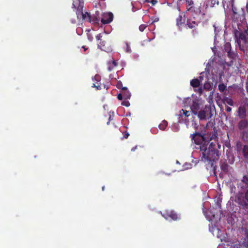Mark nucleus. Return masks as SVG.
Returning a JSON list of instances; mask_svg holds the SVG:
<instances>
[{
    "label": "nucleus",
    "mask_w": 248,
    "mask_h": 248,
    "mask_svg": "<svg viewBox=\"0 0 248 248\" xmlns=\"http://www.w3.org/2000/svg\"><path fill=\"white\" fill-rule=\"evenodd\" d=\"M137 148V146H135V147H133L132 149H131V151L132 152H134L135 151V150Z\"/></svg>",
    "instance_id": "37998d69"
},
{
    "label": "nucleus",
    "mask_w": 248,
    "mask_h": 248,
    "mask_svg": "<svg viewBox=\"0 0 248 248\" xmlns=\"http://www.w3.org/2000/svg\"><path fill=\"white\" fill-rule=\"evenodd\" d=\"M176 20L177 25L179 26L182 25V24L184 23L185 19H183V16H179L177 18Z\"/></svg>",
    "instance_id": "a878e982"
},
{
    "label": "nucleus",
    "mask_w": 248,
    "mask_h": 248,
    "mask_svg": "<svg viewBox=\"0 0 248 248\" xmlns=\"http://www.w3.org/2000/svg\"><path fill=\"white\" fill-rule=\"evenodd\" d=\"M238 115L242 119H245L247 116L246 109L245 107H240L238 110Z\"/></svg>",
    "instance_id": "f8f14e48"
},
{
    "label": "nucleus",
    "mask_w": 248,
    "mask_h": 248,
    "mask_svg": "<svg viewBox=\"0 0 248 248\" xmlns=\"http://www.w3.org/2000/svg\"><path fill=\"white\" fill-rule=\"evenodd\" d=\"M219 0H211V4L213 6H214L215 4L218 5L219 4Z\"/></svg>",
    "instance_id": "e433bc0d"
},
{
    "label": "nucleus",
    "mask_w": 248,
    "mask_h": 248,
    "mask_svg": "<svg viewBox=\"0 0 248 248\" xmlns=\"http://www.w3.org/2000/svg\"><path fill=\"white\" fill-rule=\"evenodd\" d=\"M77 19H78V18H79V16H77Z\"/></svg>",
    "instance_id": "6e6d98bb"
},
{
    "label": "nucleus",
    "mask_w": 248,
    "mask_h": 248,
    "mask_svg": "<svg viewBox=\"0 0 248 248\" xmlns=\"http://www.w3.org/2000/svg\"><path fill=\"white\" fill-rule=\"evenodd\" d=\"M116 87H117V88L118 89H122V90L123 88H124L123 86V83H122V82L121 81H119L117 82V83L116 84Z\"/></svg>",
    "instance_id": "2f4dec72"
},
{
    "label": "nucleus",
    "mask_w": 248,
    "mask_h": 248,
    "mask_svg": "<svg viewBox=\"0 0 248 248\" xmlns=\"http://www.w3.org/2000/svg\"><path fill=\"white\" fill-rule=\"evenodd\" d=\"M246 7H247V10L248 11V3L247 4V6Z\"/></svg>",
    "instance_id": "3c124183"
},
{
    "label": "nucleus",
    "mask_w": 248,
    "mask_h": 248,
    "mask_svg": "<svg viewBox=\"0 0 248 248\" xmlns=\"http://www.w3.org/2000/svg\"><path fill=\"white\" fill-rule=\"evenodd\" d=\"M148 25L145 24H141L139 26V30L140 31H143L144 30L146 29V28L147 27Z\"/></svg>",
    "instance_id": "7c9ffc66"
},
{
    "label": "nucleus",
    "mask_w": 248,
    "mask_h": 248,
    "mask_svg": "<svg viewBox=\"0 0 248 248\" xmlns=\"http://www.w3.org/2000/svg\"><path fill=\"white\" fill-rule=\"evenodd\" d=\"M77 22L76 20H75L74 22H73L74 23H76Z\"/></svg>",
    "instance_id": "5fc2aeb1"
},
{
    "label": "nucleus",
    "mask_w": 248,
    "mask_h": 248,
    "mask_svg": "<svg viewBox=\"0 0 248 248\" xmlns=\"http://www.w3.org/2000/svg\"><path fill=\"white\" fill-rule=\"evenodd\" d=\"M217 146H218V147L219 148H220V145H219L218 143H217Z\"/></svg>",
    "instance_id": "864d4df0"
},
{
    "label": "nucleus",
    "mask_w": 248,
    "mask_h": 248,
    "mask_svg": "<svg viewBox=\"0 0 248 248\" xmlns=\"http://www.w3.org/2000/svg\"><path fill=\"white\" fill-rule=\"evenodd\" d=\"M117 66V63L115 61H112L108 63V70L111 71L114 67Z\"/></svg>",
    "instance_id": "f3484780"
},
{
    "label": "nucleus",
    "mask_w": 248,
    "mask_h": 248,
    "mask_svg": "<svg viewBox=\"0 0 248 248\" xmlns=\"http://www.w3.org/2000/svg\"><path fill=\"white\" fill-rule=\"evenodd\" d=\"M123 138L124 139H127L129 136V134L126 131L123 132Z\"/></svg>",
    "instance_id": "f704fd0d"
},
{
    "label": "nucleus",
    "mask_w": 248,
    "mask_h": 248,
    "mask_svg": "<svg viewBox=\"0 0 248 248\" xmlns=\"http://www.w3.org/2000/svg\"><path fill=\"white\" fill-rule=\"evenodd\" d=\"M101 79L100 76L99 75H96L93 78V81L95 80L97 81L96 83H94L93 84L92 87H95L97 90H101L102 89V85H101L100 83H98V82L100 81Z\"/></svg>",
    "instance_id": "9b49d317"
},
{
    "label": "nucleus",
    "mask_w": 248,
    "mask_h": 248,
    "mask_svg": "<svg viewBox=\"0 0 248 248\" xmlns=\"http://www.w3.org/2000/svg\"><path fill=\"white\" fill-rule=\"evenodd\" d=\"M190 109L194 115H198V111L200 109V104L196 100L193 101L192 104L190 106Z\"/></svg>",
    "instance_id": "1a4fd4ad"
},
{
    "label": "nucleus",
    "mask_w": 248,
    "mask_h": 248,
    "mask_svg": "<svg viewBox=\"0 0 248 248\" xmlns=\"http://www.w3.org/2000/svg\"><path fill=\"white\" fill-rule=\"evenodd\" d=\"M235 198L239 204L246 208L248 207V189L243 192H239Z\"/></svg>",
    "instance_id": "7ed1b4c3"
},
{
    "label": "nucleus",
    "mask_w": 248,
    "mask_h": 248,
    "mask_svg": "<svg viewBox=\"0 0 248 248\" xmlns=\"http://www.w3.org/2000/svg\"><path fill=\"white\" fill-rule=\"evenodd\" d=\"M122 94L124 96V99H129L131 97V93L129 91L127 90V88L126 87H124V88H122Z\"/></svg>",
    "instance_id": "dca6fc26"
},
{
    "label": "nucleus",
    "mask_w": 248,
    "mask_h": 248,
    "mask_svg": "<svg viewBox=\"0 0 248 248\" xmlns=\"http://www.w3.org/2000/svg\"><path fill=\"white\" fill-rule=\"evenodd\" d=\"M204 134L196 132L190 135V138L195 144V148L199 149L201 152V160L204 163L210 165L211 167L214 166V162L219 158V151L217 148L215 143L211 142L209 145V141L205 140Z\"/></svg>",
    "instance_id": "f257e3e1"
},
{
    "label": "nucleus",
    "mask_w": 248,
    "mask_h": 248,
    "mask_svg": "<svg viewBox=\"0 0 248 248\" xmlns=\"http://www.w3.org/2000/svg\"><path fill=\"white\" fill-rule=\"evenodd\" d=\"M216 112L214 105H206L205 107L198 112V117L200 120L209 119L211 118Z\"/></svg>",
    "instance_id": "f03ea898"
},
{
    "label": "nucleus",
    "mask_w": 248,
    "mask_h": 248,
    "mask_svg": "<svg viewBox=\"0 0 248 248\" xmlns=\"http://www.w3.org/2000/svg\"><path fill=\"white\" fill-rule=\"evenodd\" d=\"M246 89H247V90H248V80H247V81L246 82Z\"/></svg>",
    "instance_id": "de8ad7c7"
},
{
    "label": "nucleus",
    "mask_w": 248,
    "mask_h": 248,
    "mask_svg": "<svg viewBox=\"0 0 248 248\" xmlns=\"http://www.w3.org/2000/svg\"><path fill=\"white\" fill-rule=\"evenodd\" d=\"M122 105L126 107H128L130 104L127 99H124V100L122 102Z\"/></svg>",
    "instance_id": "c85d7f7f"
},
{
    "label": "nucleus",
    "mask_w": 248,
    "mask_h": 248,
    "mask_svg": "<svg viewBox=\"0 0 248 248\" xmlns=\"http://www.w3.org/2000/svg\"><path fill=\"white\" fill-rule=\"evenodd\" d=\"M223 103L224 104H227L230 106H233L234 102L232 99L231 98L228 97H224L223 99Z\"/></svg>",
    "instance_id": "aec40b11"
},
{
    "label": "nucleus",
    "mask_w": 248,
    "mask_h": 248,
    "mask_svg": "<svg viewBox=\"0 0 248 248\" xmlns=\"http://www.w3.org/2000/svg\"><path fill=\"white\" fill-rule=\"evenodd\" d=\"M101 16H113L112 13L111 12H108L107 13H104L103 14H102Z\"/></svg>",
    "instance_id": "79ce46f5"
},
{
    "label": "nucleus",
    "mask_w": 248,
    "mask_h": 248,
    "mask_svg": "<svg viewBox=\"0 0 248 248\" xmlns=\"http://www.w3.org/2000/svg\"><path fill=\"white\" fill-rule=\"evenodd\" d=\"M167 126L168 122L165 120H163L162 123L159 124L158 127L160 130H164Z\"/></svg>",
    "instance_id": "5701e85b"
},
{
    "label": "nucleus",
    "mask_w": 248,
    "mask_h": 248,
    "mask_svg": "<svg viewBox=\"0 0 248 248\" xmlns=\"http://www.w3.org/2000/svg\"><path fill=\"white\" fill-rule=\"evenodd\" d=\"M236 150L238 152H240L242 150V144L241 141H237L236 144Z\"/></svg>",
    "instance_id": "cd10ccee"
},
{
    "label": "nucleus",
    "mask_w": 248,
    "mask_h": 248,
    "mask_svg": "<svg viewBox=\"0 0 248 248\" xmlns=\"http://www.w3.org/2000/svg\"><path fill=\"white\" fill-rule=\"evenodd\" d=\"M183 115H184L186 117H189L190 116V112L189 111L186 110H184V109H182L180 111V115L181 116H182Z\"/></svg>",
    "instance_id": "393cba45"
},
{
    "label": "nucleus",
    "mask_w": 248,
    "mask_h": 248,
    "mask_svg": "<svg viewBox=\"0 0 248 248\" xmlns=\"http://www.w3.org/2000/svg\"><path fill=\"white\" fill-rule=\"evenodd\" d=\"M198 126H199V125L197 124L194 123V128L195 129H197Z\"/></svg>",
    "instance_id": "a18cd8bd"
},
{
    "label": "nucleus",
    "mask_w": 248,
    "mask_h": 248,
    "mask_svg": "<svg viewBox=\"0 0 248 248\" xmlns=\"http://www.w3.org/2000/svg\"><path fill=\"white\" fill-rule=\"evenodd\" d=\"M102 37V35L101 33H99L98 34H97L96 36V39L97 40H98V41H101V40H102L101 39V38Z\"/></svg>",
    "instance_id": "4c0bfd02"
},
{
    "label": "nucleus",
    "mask_w": 248,
    "mask_h": 248,
    "mask_svg": "<svg viewBox=\"0 0 248 248\" xmlns=\"http://www.w3.org/2000/svg\"><path fill=\"white\" fill-rule=\"evenodd\" d=\"M199 92L200 93H201L202 92V90L201 88L199 89Z\"/></svg>",
    "instance_id": "09e8293b"
},
{
    "label": "nucleus",
    "mask_w": 248,
    "mask_h": 248,
    "mask_svg": "<svg viewBox=\"0 0 248 248\" xmlns=\"http://www.w3.org/2000/svg\"><path fill=\"white\" fill-rule=\"evenodd\" d=\"M243 135H244V134H245V132L244 131L243 132Z\"/></svg>",
    "instance_id": "4d7b16f0"
},
{
    "label": "nucleus",
    "mask_w": 248,
    "mask_h": 248,
    "mask_svg": "<svg viewBox=\"0 0 248 248\" xmlns=\"http://www.w3.org/2000/svg\"><path fill=\"white\" fill-rule=\"evenodd\" d=\"M83 20L88 21L93 24H99V16H80Z\"/></svg>",
    "instance_id": "0eeeda50"
},
{
    "label": "nucleus",
    "mask_w": 248,
    "mask_h": 248,
    "mask_svg": "<svg viewBox=\"0 0 248 248\" xmlns=\"http://www.w3.org/2000/svg\"><path fill=\"white\" fill-rule=\"evenodd\" d=\"M240 247V244L239 242H238L236 244H232L231 245L230 248H239Z\"/></svg>",
    "instance_id": "473e14b6"
},
{
    "label": "nucleus",
    "mask_w": 248,
    "mask_h": 248,
    "mask_svg": "<svg viewBox=\"0 0 248 248\" xmlns=\"http://www.w3.org/2000/svg\"><path fill=\"white\" fill-rule=\"evenodd\" d=\"M104 188H105V186H103L102 187V190H104Z\"/></svg>",
    "instance_id": "603ef678"
},
{
    "label": "nucleus",
    "mask_w": 248,
    "mask_h": 248,
    "mask_svg": "<svg viewBox=\"0 0 248 248\" xmlns=\"http://www.w3.org/2000/svg\"><path fill=\"white\" fill-rule=\"evenodd\" d=\"M151 20H152L151 22H150V21H148V24H153L154 22H157L159 20V18L158 17H156L154 19H153V18H152Z\"/></svg>",
    "instance_id": "c9c22d12"
},
{
    "label": "nucleus",
    "mask_w": 248,
    "mask_h": 248,
    "mask_svg": "<svg viewBox=\"0 0 248 248\" xmlns=\"http://www.w3.org/2000/svg\"><path fill=\"white\" fill-rule=\"evenodd\" d=\"M113 16H103L101 19V25L107 24L112 21Z\"/></svg>",
    "instance_id": "4468645a"
},
{
    "label": "nucleus",
    "mask_w": 248,
    "mask_h": 248,
    "mask_svg": "<svg viewBox=\"0 0 248 248\" xmlns=\"http://www.w3.org/2000/svg\"><path fill=\"white\" fill-rule=\"evenodd\" d=\"M226 111L227 112H230L232 111V108L228 106H226Z\"/></svg>",
    "instance_id": "a19ab883"
},
{
    "label": "nucleus",
    "mask_w": 248,
    "mask_h": 248,
    "mask_svg": "<svg viewBox=\"0 0 248 248\" xmlns=\"http://www.w3.org/2000/svg\"><path fill=\"white\" fill-rule=\"evenodd\" d=\"M82 47L84 49V51H86L88 49L85 46H82Z\"/></svg>",
    "instance_id": "49530a36"
},
{
    "label": "nucleus",
    "mask_w": 248,
    "mask_h": 248,
    "mask_svg": "<svg viewBox=\"0 0 248 248\" xmlns=\"http://www.w3.org/2000/svg\"><path fill=\"white\" fill-rule=\"evenodd\" d=\"M232 10L233 11V13L234 15H237V16H241L240 14H239L237 11V9L235 7H234L233 5H232ZM242 16H243V14H242Z\"/></svg>",
    "instance_id": "c756f323"
},
{
    "label": "nucleus",
    "mask_w": 248,
    "mask_h": 248,
    "mask_svg": "<svg viewBox=\"0 0 248 248\" xmlns=\"http://www.w3.org/2000/svg\"><path fill=\"white\" fill-rule=\"evenodd\" d=\"M111 117L110 116H109V118H108V121L107 123V124H109V122L111 121Z\"/></svg>",
    "instance_id": "c03bdc74"
},
{
    "label": "nucleus",
    "mask_w": 248,
    "mask_h": 248,
    "mask_svg": "<svg viewBox=\"0 0 248 248\" xmlns=\"http://www.w3.org/2000/svg\"><path fill=\"white\" fill-rule=\"evenodd\" d=\"M218 87V90L221 93H224V92H226L227 91L226 85H225L223 83L219 84Z\"/></svg>",
    "instance_id": "412c9836"
},
{
    "label": "nucleus",
    "mask_w": 248,
    "mask_h": 248,
    "mask_svg": "<svg viewBox=\"0 0 248 248\" xmlns=\"http://www.w3.org/2000/svg\"><path fill=\"white\" fill-rule=\"evenodd\" d=\"M242 151L244 158L246 159H248V145H244Z\"/></svg>",
    "instance_id": "a211bd4d"
},
{
    "label": "nucleus",
    "mask_w": 248,
    "mask_h": 248,
    "mask_svg": "<svg viewBox=\"0 0 248 248\" xmlns=\"http://www.w3.org/2000/svg\"><path fill=\"white\" fill-rule=\"evenodd\" d=\"M237 126L240 131H244L248 127V122L245 119H243L239 122Z\"/></svg>",
    "instance_id": "9d476101"
},
{
    "label": "nucleus",
    "mask_w": 248,
    "mask_h": 248,
    "mask_svg": "<svg viewBox=\"0 0 248 248\" xmlns=\"http://www.w3.org/2000/svg\"><path fill=\"white\" fill-rule=\"evenodd\" d=\"M234 37L235 42L239 46H240L241 40L243 41L244 43H246L247 41V36L245 33L243 32H239L237 31H235Z\"/></svg>",
    "instance_id": "423d86ee"
},
{
    "label": "nucleus",
    "mask_w": 248,
    "mask_h": 248,
    "mask_svg": "<svg viewBox=\"0 0 248 248\" xmlns=\"http://www.w3.org/2000/svg\"><path fill=\"white\" fill-rule=\"evenodd\" d=\"M83 0H74L73 2L72 8L76 10L77 16H90V14L87 12L83 13Z\"/></svg>",
    "instance_id": "20e7f679"
},
{
    "label": "nucleus",
    "mask_w": 248,
    "mask_h": 248,
    "mask_svg": "<svg viewBox=\"0 0 248 248\" xmlns=\"http://www.w3.org/2000/svg\"><path fill=\"white\" fill-rule=\"evenodd\" d=\"M190 85L193 88L198 87L200 85V81L197 78L193 79L190 81Z\"/></svg>",
    "instance_id": "6ab92c4d"
},
{
    "label": "nucleus",
    "mask_w": 248,
    "mask_h": 248,
    "mask_svg": "<svg viewBox=\"0 0 248 248\" xmlns=\"http://www.w3.org/2000/svg\"><path fill=\"white\" fill-rule=\"evenodd\" d=\"M162 216L166 219L170 218L173 220H177L180 219V216L172 210H166Z\"/></svg>",
    "instance_id": "39448f33"
},
{
    "label": "nucleus",
    "mask_w": 248,
    "mask_h": 248,
    "mask_svg": "<svg viewBox=\"0 0 248 248\" xmlns=\"http://www.w3.org/2000/svg\"><path fill=\"white\" fill-rule=\"evenodd\" d=\"M129 48H128V50H127V51H129Z\"/></svg>",
    "instance_id": "bf43d9fd"
},
{
    "label": "nucleus",
    "mask_w": 248,
    "mask_h": 248,
    "mask_svg": "<svg viewBox=\"0 0 248 248\" xmlns=\"http://www.w3.org/2000/svg\"><path fill=\"white\" fill-rule=\"evenodd\" d=\"M187 25L190 28H192L197 25L195 21H192L191 22V19H187Z\"/></svg>",
    "instance_id": "b1692460"
},
{
    "label": "nucleus",
    "mask_w": 248,
    "mask_h": 248,
    "mask_svg": "<svg viewBox=\"0 0 248 248\" xmlns=\"http://www.w3.org/2000/svg\"><path fill=\"white\" fill-rule=\"evenodd\" d=\"M98 47L101 50L108 52L110 50V48L108 46H106V42L105 41L101 40L98 44Z\"/></svg>",
    "instance_id": "ddd939ff"
},
{
    "label": "nucleus",
    "mask_w": 248,
    "mask_h": 248,
    "mask_svg": "<svg viewBox=\"0 0 248 248\" xmlns=\"http://www.w3.org/2000/svg\"><path fill=\"white\" fill-rule=\"evenodd\" d=\"M242 245L245 247H248V237H247L246 238H245L243 242Z\"/></svg>",
    "instance_id": "72a5a7b5"
},
{
    "label": "nucleus",
    "mask_w": 248,
    "mask_h": 248,
    "mask_svg": "<svg viewBox=\"0 0 248 248\" xmlns=\"http://www.w3.org/2000/svg\"><path fill=\"white\" fill-rule=\"evenodd\" d=\"M185 1L186 3L187 10H192L193 5V1L192 0H185Z\"/></svg>",
    "instance_id": "4be33fe9"
},
{
    "label": "nucleus",
    "mask_w": 248,
    "mask_h": 248,
    "mask_svg": "<svg viewBox=\"0 0 248 248\" xmlns=\"http://www.w3.org/2000/svg\"><path fill=\"white\" fill-rule=\"evenodd\" d=\"M149 3H151L152 5H155V4H156L158 1L156 0H152L151 1L149 0Z\"/></svg>",
    "instance_id": "ea45409f"
},
{
    "label": "nucleus",
    "mask_w": 248,
    "mask_h": 248,
    "mask_svg": "<svg viewBox=\"0 0 248 248\" xmlns=\"http://www.w3.org/2000/svg\"><path fill=\"white\" fill-rule=\"evenodd\" d=\"M240 187L241 189H248V175H244L240 183L239 184L238 187Z\"/></svg>",
    "instance_id": "6e6552de"
},
{
    "label": "nucleus",
    "mask_w": 248,
    "mask_h": 248,
    "mask_svg": "<svg viewBox=\"0 0 248 248\" xmlns=\"http://www.w3.org/2000/svg\"><path fill=\"white\" fill-rule=\"evenodd\" d=\"M203 88L205 90H210L211 89L212 86L209 82L206 81L204 83L203 85Z\"/></svg>",
    "instance_id": "bb28decb"
},
{
    "label": "nucleus",
    "mask_w": 248,
    "mask_h": 248,
    "mask_svg": "<svg viewBox=\"0 0 248 248\" xmlns=\"http://www.w3.org/2000/svg\"><path fill=\"white\" fill-rule=\"evenodd\" d=\"M129 48H128V50H127V51H129Z\"/></svg>",
    "instance_id": "13d9d810"
},
{
    "label": "nucleus",
    "mask_w": 248,
    "mask_h": 248,
    "mask_svg": "<svg viewBox=\"0 0 248 248\" xmlns=\"http://www.w3.org/2000/svg\"><path fill=\"white\" fill-rule=\"evenodd\" d=\"M117 98L119 100H122L123 98H124L123 95L122 93H120L118 94Z\"/></svg>",
    "instance_id": "58836bf2"
},
{
    "label": "nucleus",
    "mask_w": 248,
    "mask_h": 248,
    "mask_svg": "<svg viewBox=\"0 0 248 248\" xmlns=\"http://www.w3.org/2000/svg\"><path fill=\"white\" fill-rule=\"evenodd\" d=\"M230 53H231L230 52H228V55L229 57H230Z\"/></svg>",
    "instance_id": "8fccbe9b"
},
{
    "label": "nucleus",
    "mask_w": 248,
    "mask_h": 248,
    "mask_svg": "<svg viewBox=\"0 0 248 248\" xmlns=\"http://www.w3.org/2000/svg\"><path fill=\"white\" fill-rule=\"evenodd\" d=\"M220 166L221 170L225 173L229 171V165L225 161H221L220 162Z\"/></svg>",
    "instance_id": "2eb2a0df"
}]
</instances>
